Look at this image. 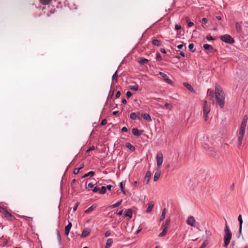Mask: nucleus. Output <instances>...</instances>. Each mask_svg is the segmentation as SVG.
<instances>
[{"label": "nucleus", "instance_id": "nucleus-52", "mask_svg": "<svg viewBox=\"0 0 248 248\" xmlns=\"http://www.w3.org/2000/svg\"><path fill=\"white\" fill-rule=\"evenodd\" d=\"M206 38L207 40H208L209 41L214 40L213 38L210 34L207 35L206 36Z\"/></svg>", "mask_w": 248, "mask_h": 248}, {"label": "nucleus", "instance_id": "nucleus-26", "mask_svg": "<svg viewBox=\"0 0 248 248\" xmlns=\"http://www.w3.org/2000/svg\"><path fill=\"white\" fill-rule=\"evenodd\" d=\"M112 243H113L112 239L108 238L107 240V242H106V246H105V248H109L112 246Z\"/></svg>", "mask_w": 248, "mask_h": 248}, {"label": "nucleus", "instance_id": "nucleus-15", "mask_svg": "<svg viewBox=\"0 0 248 248\" xmlns=\"http://www.w3.org/2000/svg\"><path fill=\"white\" fill-rule=\"evenodd\" d=\"M91 230L89 228H86L83 231L81 236L82 237H85L87 236L91 232Z\"/></svg>", "mask_w": 248, "mask_h": 248}, {"label": "nucleus", "instance_id": "nucleus-40", "mask_svg": "<svg viewBox=\"0 0 248 248\" xmlns=\"http://www.w3.org/2000/svg\"><path fill=\"white\" fill-rule=\"evenodd\" d=\"M106 192V187L104 186H102L101 187L100 191L99 192L100 194H104Z\"/></svg>", "mask_w": 248, "mask_h": 248}, {"label": "nucleus", "instance_id": "nucleus-28", "mask_svg": "<svg viewBox=\"0 0 248 248\" xmlns=\"http://www.w3.org/2000/svg\"><path fill=\"white\" fill-rule=\"evenodd\" d=\"M122 202H123V200H121L118 201L115 203H114V204H112L111 205H110L109 206V208H114L118 207L119 206H120L122 204Z\"/></svg>", "mask_w": 248, "mask_h": 248}, {"label": "nucleus", "instance_id": "nucleus-30", "mask_svg": "<svg viewBox=\"0 0 248 248\" xmlns=\"http://www.w3.org/2000/svg\"><path fill=\"white\" fill-rule=\"evenodd\" d=\"M183 85L189 91H191L192 92H194V90L193 89V87L190 84H189L188 83H186V82H184L183 83Z\"/></svg>", "mask_w": 248, "mask_h": 248}, {"label": "nucleus", "instance_id": "nucleus-8", "mask_svg": "<svg viewBox=\"0 0 248 248\" xmlns=\"http://www.w3.org/2000/svg\"><path fill=\"white\" fill-rule=\"evenodd\" d=\"M156 164L158 168H160L161 167V165H162L163 161V155L161 152H158L156 155Z\"/></svg>", "mask_w": 248, "mask_h": 248}, {"label": "nucleus", "instance_id": "nucleus-45", "mask_svg": "<svg viewBox=\"0 0 248 248\" xmlns=\"http://www.w3.org/2000/svg\"><path fill=\"white\" fill-rule=\"evenodd\" d=\"M117 71H116L114 74L113 75L112 77V80L113 81V80H115V81L116 82L117 81Z\"/></svg>", "mask_w": 248, "mask_h": 248}, {"label": "nucleus", "instance_id": "nucleus-44", "mask_svg": "<svg viewBox=\"0 0 248 248\" xmlns=\"http://www.w3.org/2000/svg\"><path fill=\"white\" fill-rule=\"evenodd\" d=\"M177 48L179 49H183L184 51H185L186 49V46H184L183 45L181 44L177 46Z\"/></svg>", "mask_w": 248, "mask_h": 248}, {"label": "nucleus", "instance_id": "nucleus-23", "mask_svg": "<svg viewBox=\"0 0 248 248\" xmlns=\"http://www.w3.org/2000/svg\"><path fill=\"white\" fill-rule=\"evenodd\" d=\"M141 116L147 122H151L152 121L150 116L147 113H142L141 114Z\"/></svg>", "mask_w": 248, "mask_h": 248}, {"label": "nucleus", "instance_id": "nucleus-38", "mask_svg": "<svg viewBox=\"0 0 248 248\" xmlns=\"http://www.w3.org/2000/svg\"><path fill=\"white\" fill-rule=\"evenodd\" d=\"M167 232V229L163 228V230L161 232H160L159 234V237H163L165 236Z\"/></svg>", "mask_w": 248, "mask_h": 248}, {"label": "nucleus", "instance_id": "nucleus-18", "mask_svg": "<svg viewBox=\"0 0 248 248\" xmlns=\"http://www.w3.org/2000/svg\"><path fill=\"white\" fill-rule=\"evenodd\" d=\"M152 173L150 171H147L145 174L144 177V181L146 182V184H148L149 180L151 177Z\"/></svg>", "mask_w": 248, "mask_h": 248}, {"label": "nucleus", "instance_id": "nucleus-29", "mask_svg": "<svg viewBox=\"0 0 248 248\" xmlns=\"http://www.w3.org/2000/svg\"><path fill=\"white\" fill-rule=\"evenodd\" d=\"M207 152L210 155L214 156L216 155V152L212 147H209Z\"/></svg>", "mask_w": 248, "mask_h": 248}, {"label": "nucleus", "instance_id": "nucleus-59", "mask_svg": "<svg viewBox=\"0 0 248 248\" xmlns=\"http://www.w3.org/2000/svg\"><path fill=\"white\" fill-rule=\"evenodd\" d=\"M116 97L117 98H119L121 95V92L120 91H118L116 93Z\"/></svg>", "mask_w": 248, "mask_h": 248}, {"label": "nucleus", "instance_id": "nucleus-58", "mask_svg": "<svg viewBox=\"0 0 248 248\" xmlns=\"http://www.w3.org/2000/svg\"><path fill=\"white\" fill-rule=\"evenodd\" d=\"M120 187L121 188V191L123 192L124 194H125V191L123 190L122 183H120Z\"/></svg>", "mask_w": 248, "mask_h": 248}, {"label": "nucleus", "instance_id": "nucleus-63", "mask_svg": "<svg viewBox=\"0 0 248 248\" xmlns=\"http://www.w3.org/2000/svg\"><path fill=\"white\" fill-rule=\"evenodd\" d=\"M123 210H121L119 211L118 212H117V214L120 216L123 214Z\"/></svg>", "mask_w": 248, "mask_h": 248}, {"label": "nucleus", "instance_id": "nucleus-1", "mask_svg": "<svg viewBox=\"0 0 248 248\" xmlns=\"http://www.w3.org/2000/svg\"><path fill=\"white\" fill-rule=\"evenodd\" d=\"M224 233V246L227 248L230 243V241L232 237V232L230 230L227 222L225 224Z\"/></svg>", "mask_w": 248, "mask_h": 248}, {"label": "nucleus", "instance_id": "nucleus-5", "mask_svg": "<svg viewBox=\"0 0 248 248\" xmlns=\"http://www.w3.org/2000/svg\"><path fill=\"white\" fill-rule=\"evenodd\" d=\"M215 96L217 103L220 108H223L225 104V94H219V95L215 94Z\"/></svg>", "mask_w": 248, "mask_h": 248}, {"label": "nucleus", "instance_id": "nucleus-47", "mask_svg": "<svg viewBox=\"0 0 248 248\" xmlns=\"http://www.w3.org/2000/svg\"><path fill=\"white\" fill-rule=\"evenodd\" d=\"M156 59H157V60H158L159 61H161L162 60L160 54L158 52L157 53V54H156Z\"/></svg>", "mask_w": 248, "mask_h": 248}, {"label": "nucleus", "instance_id": "nucleus-55", "mask_svg": "<svg viewBox=\"0 0 248 248\" xmlns=\"http://www.w3.org/2000/svg\"><path fill=\"white\" fill-rule=\"evenodd\" d=\"M99 188L97 186H95L93 189L92 190L93 192L95 193L96 192H97L98 191H99Z\"/></svg>", "mask_w": 248, "mask_h": 248}, {"label": "nucleus", "instance_id": "nucleus-39", "mask_svg": "<svg viewBox=\"0 0 248 248\" xmlns=\"http://www.w3.org/2000/svg\"><path fill=\"white\" fill-rule=\"evenodd\" d=\"M51 0H40V2L43 5H48Z\"/></svg>", "mask_w": 248, "mask_h": 248}, {"label": "nucleus", "instance_id": "nucleus-31", "mask_svg": "<svg viewBox=\"0 0 248 248\" xmlns=\"http://www.w3.org/2000/svg\"><path fill=\"white\" fill-rule=\"evenodd\" d=\"M235 29L237 32H240L242 31V27L241 23L236 22L235 23Z\"/></svg>", "mask_w": 248, "mask_h": 248}, {"label": "nucleus", "instance_id": "nucleus-50", "mask_svg": "<svg viewBox=\"0 0 248 248\" xmlns=\"http://www.w3.org/2000/svg\"><path fill=\"white\" fill-rule=\"evenodd\" d=\"M111 234V232L110 231H107L105 233V237H108L110 236Z\"/></svg>", "mask_w": 248, "mask_h": 248}, {"label": "nucleus", "instance_id": "nucleus-12", "mask_svg": "<svg viewBox=\"0 0 248 248\" xmlns=\"http://www.w3.org/2000/svg\"><path fill=\"white\" fill-rule=\"evenodd\" d=\"M215 93L218 95H219V94H224L221 86L217 84L215 85Z\"/></svg>", "mask_w": 248, "mask_h": 248}, {"label": "nucleus", "instance_id": "nucleus-4", "mask_svg": "<svg viewBox=\"0 0 248 248\" xmlns=\"http://www.w3.org/2000/svg\"><path fill=\"white\" fill-rule=\"evenodd\" d=\"M210 111V107L207 103V101L205 100L203 102V116L204 118L205 121H207L208 119V114Z\"/></svg>", "mask_w": 248, "mask_h": 248}, {"label": "nucleus", "instance_id": "nucleus-56", "mask_svg": "<svg viewBox=\"0 0 248 248\" xmlns=\"http://www.w3.org/2000/svg\"><path fill=\"white\" fill-rule=\"evenodd\" d=\"M202 23L206 24L207 22V19L206 18L204 17L202 19Z\"/></svg>", "mask_w": 248, "mask_h": 248}, {"label": "nucleus", "instance_id": "nucleus-13", "mask_svg": "<svg viewBox=\"0 0 248 248\" xmlns=\"http://www.w3.org/2000/svg\"><path fill=\"white\" fill-rule=\"evenodd\" d=\"M140 113L139 112L138 113H136L135 112L131 113L130 115V117L131 119L136 120H140Z\"/></svg>", "mask_w": 248, "mask_h": 248}, {"label": "nucleus", "instance_id": "nucleus-11", "mask_svg": "<svg viewBox=\"0 0 248 248\" xmlns=\"http://www.w3.org/2000/svg\"><path fill=\"white\" fill-rule=\"evenodd\" d=\"M248 119V118L247 115H246L244 116L243 120L241 124L240 129L245 130L247 124Z\"/></svg>", "mask_w": 248, "mask_h": 248}, {"label": "nucleus", "instance_id": "nucleus-7", "mask_svg": "<svg viewBox=\"0 0 248 248\" xmlns=\"http://www.w3.org/2000/svg\"><path fill=\"white\" fill-rule=\"evenodd\" d=\"M220 40L229 44H232L234 42V39L229 34H225L220 36Z\"/></svg>", "mask_w": 248, "mask_h": 248}, {"label": "nucleus", "instance_id": "nucleus-25", "mask_svg": "<svg viewBox=\"0 0 248 248\" xmlns=\"http://www.w3.org/2000/svg\"><path fill=\"white\" fill-rule=\"evenodd\" d=\"M125 147L129 149L131 151L133 152L135 151V148L134 146H133L130 143L126 142L125 144Z\"/></svg>", "mask_w": 248, "mask_h": 248}, {"label": "nucleus", "instance_id": "nucleus-14", "mask_svg": "<svg viewBox=\"0 0 248 248\" xmlns=\"http://www.w3.org/2000/svg\"><path fill=\"white\" fill-rule=\"evenodd\" d=\"M160 174H161V170L160 168H158L154 175V181L155 182H156L158 180L160 176Z\"/></svg>", "mask_w": 248, "mask_h": 248}, {"label": "nucleus", "instance_id": "nucleus-51", "mask_svg": "<svg viewBox=\"0 0 248 248\" xmlns=\"http://www.w3.org/2000/svg\"><path fill=\"white\" fill-rule=\"evenodd\" d=\"M181 29V26L178 24H175V29L177 31H178Z\"/></svg>", "mask_w": 248, "mask_h": 248}, {"label": "nucleus", "instance_id": "nucleus-19", "mask_svg": "<svg viewBox=\"0 0 248 248\" xmlns=\"http://www.w3.org/2000/svg\"><path fill=\"white\" fill-rule=\"evenodd\" d=\"M132 134L136 136H140L142 134V131L138 130L137 128H133L132 130Z\"/></svg>", "mask_w": 248, "mask_h": 248}, {"label": "nucleus", "instance_id": "nucleus-16", "mask_svg": "<svg viewBox=\"0 0 248 248\" xmlns=\"http://www.w3.org/2000/svg\"><path fill=\"white\" fill-rule=\"evenodd\" d=\"M138 62L141 65L147 64L148 60L143 57H139L138 59Z\"/></svg>", "mask_w": 248, "mask_h": 248}, {"label": "nucleus", "instance_id": "nucleus-35", "mask_svg": "<svg viewBox=\"0 0 248 248\" xmlns=\"http://www.w3.org/2000/svg\"><path fill=\"white\" fill-rule=\"evenodd\" d=\"M94 172L93 171H89V172L88 173H85L83 176L82 177L83 178H85V177H88V176H91V177H92L94 175Z\"/></svg>", "mask_w": 248, "mask_h": 248}, {"label": "nucleus", "instance_id": "nucleus-27", "mask_svg": "<svg viewBox=\"0 0 248 248\" xmlns=\"http://www.w3.org/2000/svg\"><path fill=\"white\" fill-rule=\"evenodd\" d=\"M124 216L125 217H129V218H131L132 217V211L131 209H128L126 210V212L125 213Z\"/></svg>", "mask_w": 248, "mask_h": 248}, {"label": "nucleus", "instance_id": "nucleus-21", "mask_svg": "<svg viewBox=\"0 0 248 248\" xmlns=\"http://www.w3.org/2000/svg\"><path fill=\"white\" fill-rule=\"evenodd\" d=\"M238 220L239 222V232L240 233H241V232H242V224H243V219H242V215L241 214H240L238 217Z\"/></svg>", "mask_w": 248, "mask_h": 248}, {"label": "nucleus", "instance_id": "nucleus-22", "mask_svg": "<svg viewBox=\"0 0 248 248\" xmlns=\"http://www.w3.org/2000/svg\"><path fill=\"white\" fill-rule=\"evenodd\" d=\"M203 47L204 49L208 50L210 52H212L214 50V47L208 44H204L203 45Z\"/></svg>", "mask_w": 248, "mask_h": 248}, {"label": "nucleus", "instance_id": "nucleus-3", "mask_svg": "<svg viewBox=\"0 0 248 248\" xmlns=\"http://www.w3.org/2000/svg\"><path fill=\"white\" fill-rule=\"evenodd\" d=\"M0 213H1L3 217L8 220H12L15 219V217L9 213L5 207H0Z\"/></svg>", "mask_w": 248, "mask_h": 248}, {"label": "nucleus", "instance_id": "nucleus-57", "mask_svg": "<svg viewBox=\"0 0 248 248\" xmlns=\"http://www.w3.org/2000/svg\"><path fill=\"white\" fill-rule=\"evenodd\" d=\"M126 96L128 98H129L132 95V93H131L130 91H127L126 92Z\"/></svg>", "mask_w": 248, "mask_h": 248}, {"label": "nucleus", "instance_id": "nucleus-34", "mask_svg": "<svg viewBox=\"0 0 248 248\" xmlns=\"http://www.w3.org/2000/svg\"><path fill=\"white\" fill-rule=\"evenodd\" d=\"M170 219H169V218L167 219L166 221H165V224H163V225H162L163 228L168 229V227H169V225L170 224Z\"/></svg>", "mask_w": 248, "mask_h": 248}, {"label": "nucleus", "instance_id": "nucleus-20", "mask_svg": "<svg viewBox=\"0 0 248 248\" xmlns=\"http://www.w3.org/2000/svg\"><path fill=\"white\" fill-rule=\"evenodd\" d=\"M97 207V205L95 204H93L91 206L89 207L87 210L84 211V213L86 214H89L92 211H93L94 209H95Z\"/></svg>", "mask_w": 248, "mask_h": 248}, {"label": "nucleus", "instance_id": "nucleus-64", "mask_svg": "<svg viewBox=\"0 0 248 248\" xmlns=\"http://www.w3.org/2000/svg\"><path fill=\"white\" fill-rule=\"evenodd\" d=\"M88 187L89 188H92V187H93V183H89V184H88Z\"/></svg>", "mask_w": 248, "mask_h": 248}, {"label": "nucleus", "instance_id": "nucleus-37", "mask_svg": "<svg viewBox=\"0 0 248 248\" xmlns=\"http://www.w3.org/2000/svg\"><path fill=\"white\" fill-rule=\"evenodd\" d=\"M152 44L156 46H159L161 45L160 42L158 40L154 39L152 41Z\"/></svg>", "mask_w": 248, "mask_h": 248}, {"label": "nucleus", "instance_id": "nucleus-24", "mask_svg": "<svg viewBox=\"0 0 248 248\" xmlns=\"http://www.w3.org/2000/svg\"><path fill=\"white\" fill-rule=\"evenodd\" d=\"M153 207H154V202L151 201L149 203V205L146 210V213L150 212L153 210Z\"/></svg>", "mask_w": 248, "mask_h": 248}, {"label": "nucleus", "instance_id": "nucleus-53", "mask_svg": "<svg viewBox=\"0 0 248 248\" xmlns=\"http://www.w3.org/2000/svg\"><path fill=\"white\" fill-rule=\"evenodd\" d=\"M95 148L93 146L90 147L86 150V153H89L90 151L94 150Z\"/></svg>", "mask_w": 248, "mask_h": 248}, {"label": "nucleus", "instance_id": "nucleus-43", "mask_svg": "<svg viewBox=\"0 0 248 248\" xmlns=\"http://www.w3.org/2000/svg\"><path fill=\"white\" fill-rule=\"evenodd\" d=\"M186 21L187 23V25L189 27H191L193 26L194 24L192 22L190 21L189 20V18L188 17L186 18Z\"/></svg>", "mask_w": 248, "mask_h": 248}, {"label": "nucleus", "instance_id": "nucleus-33", "mask_svg": "<svg viewBox=\"0 0 248 248\" xmlns=\"http://www.w3.org/2000/svg\"><path fill=\"white\" fill-rule=\"evenodd\" d=\"M167 211V210L166 208H164L163 209L162 214H161V216L160 218V220L161 221L163 220L165 218V216H166Z\"/></svg>", "mask_w": 248, "mask_h": 248}, {"label": "nucleus", "instance_id": "nucleus-46", "mask_svg": "<svg viewBox=\"0 0 248 248\" xmlns=\"http://www.w3.org/2000/svg\"><path fill=\"white\" fill-rule=\"evenodd\" d=\"M107 120H106V119H103V120L101 121V123H100V125H102V126H103V125H106V124H107Z\"/></svg>", "mask_w": 248, "mask_h": 248}, {"label": "nucleus", "instance_id": "nucleus-2", "mask_svg": "<svg viewBox=\"0 0 248 248\" xmlns=\"http://www.w3.org/2000/svg\"><path fill=\"white\" fill-rule=\"evenodd\" d=\"M232 248H247L248 244L243 238L233 241L231 244Z\"/></svg>", "mask_w": 248, "mask_h": 248}, {"label": "nucleus", "instance_id": "nucleus-6", "mask_svg": "<svg viewBox=\"0 0 248 248\" xmlns=\"http://www.w3.org/2000/svg\"><path fill=\"white\" fill-rule=\"evenodd\" d=\"M186 223L192 227H196L197 229H199V227L200 226V224L198 222H196V220L195 219V218L193 216H189L188 217L187 220H186Z\"/></svg>", "mask_w": 248, "mask_h": 248}, {"label": "nucleus", "instance_id": "nucleus-17", "mask_svg": "<svg viewBox=\"0 0 248 248\" xmlns=\"http://www.w3.org/2000/svg\"><path fill=\"white\" fill-rule=\"evenodd\" d=\"M72 223L69 222L68 225L65 226V229H64V233H65V235H66V236L68 235L69 231L72 227Z\"/></svg>", "mask_w": 248, "mask_h": 248}, {"label": "nucleus", "instance_id": "nucleus-49", "mask_svg": "<svg viewBox=\"0 0 248 248\" xmlns=\"http://www.w3.org/2000/svg\"><path fill=\"white\" fill-rule=\"evenodd\" d=\"M79 202H77L75 204V206L73 207V211H76L77 210L78 207L79 205Z\"/></svg>", "mask_w": 248, "mask_h": 248}, {"label": "nucleus", "instance_id": "nucleus-10", "mask_svg": "<svg viewBox=\"0 0 248 248\" xmlns=\"http://www.w3.org/2000/svg\"><path fill=\"white\" fill-rule=\"evenodd\" d=\"M159 75L161 76V77L163 78L164 80L168 84L170 85L173 84V82L172 81V80L169 78V77L165 73L159 72Z\"/></svg>", "mask_w": 248, "mask_h": 248}, {"label": "nucleus", "instance_id": "nucleus-60", "mask_svg": "<svg viewBox=\"0 0 248 248\" xmlns=\"http://www.w3.org/2000/svg\"><path fill=\"white\" fill-rule=\"evenodd\" d=\"M122 132H127L128 130L127 128L126 127H123L121 129Z\"/></svg>", "mask_w": 248, "mask_h": 248}, {"label": "nucleus", "instance_id": "nucleus-61", "mask_svg": "<svg viewBox=\"0 0 248 248\" xmlns=\"http://www.w3.org/2000/svg\"><path fill=\"white\" fill-rule=\"evenodd\" d=\"M206 245L207 243L206 242H204L202 245L201 246V247H200V248H204L206 247Z\"/></svg>", "mask_w": 248, "mask_h": 248}, {"label": "nucleus", "instance_id": "nucleus-54", "mask_svg": "<svg viewBox=\"0 0 248 248\" xmlns=\"http://www.w3.org/2000/svg\"><path fill=\"white\" fill-rule=\"evenodd\" d=\"M79 169L78 168H75L74 170L73 173L74 174H77L79 172Z\"/></svg>", "mask_w": 248, "mask_h": 248}, {"label": "nucleus", "instance_id": "nucleus-36", "mask_svg": "<svg viewBox=\"0 0 248 248\" xmlns=\"http://www.w3.org/2000/svg\"><path fill=\"white\" fill-rule=\"evenodd\" d=\"M129 88L131 90L137 91L139 89V86L136 84L134 85L129 86Z\"/></svg>", "mask_w": 248, "mask_h": 248}, {"label": "nucleus", "instance_id": "nucleus-48", "mask_svg": "<svg viewBox=\"0 0 248 248\" xmlns=\"http://www.w3.org/2000/svg\"><path fill=\"white\" fill-rule=\"evenodd\" d=\"M165 107L167 108H169L170 109H171V108H172V106L170 104H169V103H166L165 104Z\"/></svg>", "mask_w": 248, "mask_h": 248}, {"label": "nucleus", "instance_id": "nucleus-9", "mask_svg": "<svg viewBox=\"0 0 248 248\" xmlns=\"http://www.w3.org/2000/svg\"><path fill=\"white\" fill-rule=\"evenodd\" d=\"M245 130L239 129V133L238 134V147H239L241 144L243 140Z\"/></svg>", "mask_w": 248, "mask_h": 248}, {"label": "nucleus", "instance_id": "nucleus-62", "mask_svg": "<svg viewBox=\"0 0 248 248\" xmlns=\"http://www.w3.org/2000/svg\"><path fill=\"white\" fill-rule=\"evenodd\" d=\"M84 163H82L79 164V167L78 168L79 169V170H80L84 167Z\"/></svg>", "mask_w": 248, "mask_h": 248}, {"label": "nucleus", "instance_id": "nucleus-32", "mask_svg": "<svg viewBox=\"0 0 248 248\" xmlns=\"http://www.w3.org/2000/svg\"><path fill=\"white\" fill-rule=\"evenodd\" d=\"M207 93L209 96L210 97V99H213L214 97V95L215 94V92H214L213 90L208 89L207 91Z\"/></svg>", "mask_w": 248, "mask_h": 248}, {"label": "nucleus", "instance_id": "nucleus-41", "mask_svg": "<svg viewBox=\"0 0 248 248\" xmlns=\"http://www.w3.org/2000/svg\"><path fill=\"white\" fill-rule=\"evenodd\" d=\"M57 239L58 240L59 243V244H60L61 243V237L60 233L59 232V231H58V230H57Z\"/></svg>", "mask_w": 248, "mask_h": 248}, {"label": "nucleus", "instance_id": "nucleus-42", "mask_svg": "<svg viewBox=\"0 0 248 248\" xmlns=\"http://www.w3.org/2000/svg\"><path fill=\"white\" fill-rule=\"evenodd\" d=\"M188 49L192 52H194L195 51V49H194V45L193 44H190L188 45Z\"/></svg>", "mask_w": 248, "mask_h": 248}]
</instances>
